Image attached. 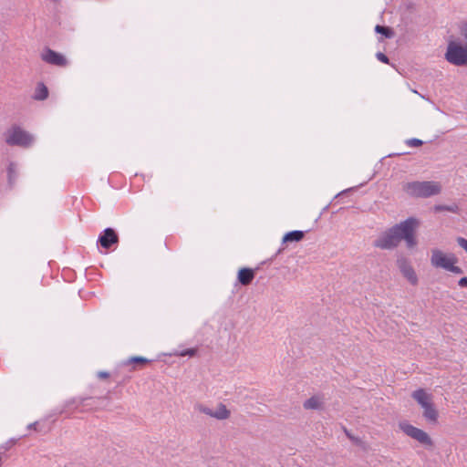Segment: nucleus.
<instances>
[{
    "instance_id": "nucleus-9",
    "label": "nucleus",
    "mask_w": 467,
    "mask_h": 467,
    "mask_svg": "<svg viewBox=\"0 0 467 467\" xmlns=\"http://www.w3.org/2000/svg\"><path fill=\"white\" fill-rule=\"evenodd\" d=\"M150 362V359L143 357H131L119 364V366L113 371V376L118 379L120 376L119 374L121 370L129 368V372H133L143 368Z\"/></svg>"
},
{
    "instance_id": "nucleus-28",
    "label": "nucleus",
    "mask_w": 467,
    "mask_h": 467,
    "mask_svg": "<svg viewBox=\"0 0 467 467\" xmlns=\"http://www.w3.org/2000/svg\"><path fill=\"white\" fill-rule=\"evenodd\" d=\"M110 373L107 372V371H99L97 373V377L98 379H108L109 377H110Z\"/></svg>"
},
{
    "instance_id": "nucleus-18",
    "label": "nucleus",
    "mask_w": 467,
    "mask_h": 467,
    "mask_svg": "<svg viewBox=\"0 0 467 467\" xmlns=\"http://www.w3.org/2000/svg\"><path fill=\"white\" fill-rule=\"evenodd\" d=\"M433 210L435 213L450 212L453 213H459L460 212V208L456 203H452L451 205L437 204L434 205Z\"/></svg>"
},
{
    "instance_id": "nucleus-11",
    "label": "nucleus",
    "mask_w": 467,
    "mask_h": 467,
    "mask_svg": "<svg viewBox=\"0 0 467 467\" xmlns=\"http://www.w3.org/2000/svg\"><path fill=\"white\" fill-rule=\"evenodd\" d=\"M41 58L47 64L57 67H67L68 62L67 58L60 53H57L50 48H47L41 54Z\"/></svg>"
},
{
    "instance_id": "nucleus-19",
    "label": "nucleus",
    "mask_w": 467,
    "mask_h": 467,
    "mask_svg": "<svg viewBox=\"0 0 467 467\" xmlns=\"http://www.w3.org/2000/svg\"><path fill=\"white\" fill-rule=\"evenodd\" d=\"M7 178L10 186H13L17 178L16 166L14 162H10L7 168Z\"/></svg>"
},
{
    "instance_id": "nucleus-24",
    "label": "nucleus",
    "mask_w": 467,
    "mask_h": 467,
    "mask_svg": "<svg viewBox=\"0 0 467 467\" xmlns=\"http://www.w3.org/2000/svg\"><path fill=\"white\" fill-rule=\"evenodd\" d=\"M406 144L410 147H420L423 144L422 140L419 139H409L406 140Z\"/></svg>"
},
{
    "instance_id": "nucleus-30",
    "label": "nucleus",
    "mask_w": 467,
    "mask_h": 467,
    "mask_svg": "<svg viewBox=\"0 0 467 467\" xmlns=\"http://www.w3.org/2000/svg\"><path fill=\"white\" fill-rule=\"evenodd\" d=\"M36 426H37V422H34V423L29 424L28 428L34 429L35 431H36Z\"/></svg>"
},
{
    "instance_id": "nucleus-15",
    "label": "nucleus",
    "mask_w": 467,
    "mask_h": 467,
    "mask_svg": "<svg viewBox=\"0 0 467 467\" xmlns=\"http://www.w3.org/2000/svg\"><path fill=\"white\" fill-rule=\"evenodd\" d=\"M47 97H48L47 87L43 82L37 83L36 87L35 88L33 99L35 100L42 101V100H45L46 99H47Z\"/></svg>"
},
{
    "instance_id": "nucleus-10",
    "label": "nucleus",
    "mask_w": 467,
    "mask_h": 467,
    "mask_svg": "<svg viewBox=\"0 0 467 467\" xmlns=\"http://www.w3.org/2000/svg\"><path fill=\"white\" fill-rule=\"evenodd\" d=\"M397 265L402 275L412 285L418 284V276L411 264L407 258L401 257L397 260Z\"/></svg>"
},
{
    "instance_id": "nucleus-23",
    "label": "nucleus",
    "mask_w": 467,
    "mask_h": 467,
    "mask_svg": "<svg viewBox=\"0 0 467 467\" xmlns=\"http://www.w3.org/2000/svg\"><path fill=\"white\" fill-rule=\"evenodd\" d=\"M91 400V398H79L78 400H73L72 404H76L75 408L78 409L80 407H84L87 405V401Z\"/></svg>"
},
{
    "instance_id": "nucleus-20",
    "label": "nucleus",
    "mask_w": 467,
    "mask_h": 467,
    "mask_svg": "<svg viewBox=\"0 0 467 467\" xmlns=\"http://www.w3.org/2000/svg\"><path fill=\"white\" fill-rule=\"evenodd\" d=\"M131 373L132 372H129V368H125L121 370L119 378L116 379L113 375L112 377L114 380L117 381L118 385H124L131 379Z\"/></svg>"
},
{
    "instance_id": "nucleus-13",
    "label": "nucleus",
    "mask_w": 467,
    "mask_h": 467,
    "mask_svg": "<svg viewBox=\"0 0 467 467\" xmlns=\"http://www.w3.org/2000/svg\"><path fill=\"white\" fill-rule=\"evenodd\" d=\"M255 275L254 270L252 268H241L237 275L238 282L243 285H249Z\"/></svg>"
},
{
    "instance_id": "nucleus-27",
    "label": "nucleus",
    "mask_w": 467,
    "mask_h": 467,
    "mask_svg": "<svg viewBox=\"0 0 467 467\" xmlns=\"http://www.w3.org/2000/svg\"><path fill=\"white\" fill-rule=\"evenodd\" d=\"M458 244L467 252V239L463 237L457 238Z\"/></svg>"
},
{
    "instance_id": "nucleus-17",
    "label": "nucleus",
    "mask_w": 467,
    "mask_h": 467,
    "mask_svg": "<svg viewBox=\"0 0 467 467\" xmlns=\"http://www.w3.org/2000/svg\"><path fill=\"white\" fill-rule=\"evenodd\" d=\"M304 232L302 231H292L285 234L283 237V242H299L304 238Z\"/></svg>"
},
{
    "instance_id": "nucleus-16",
    "label": "nucleus",
    "mask_w": 467,
    "mask_h": 467,
    "mask_svg": "<svg viewBox=\"0 0 467 467\" xmlns=\"http://www.w3.org/2000/svg\"><path fill=\"white\" fill-rule=\"evenodd\" d=\"M231 415L230 410L223 403H219L216 410H213V418L216 420H227Z\"/></svg>"
},
{
    "instance_id": "nucleus-25",
    "label": "nucleus",
    "mask_w": 467,
    "mask_h": 467,
    "mask_svg": "<svg viewBox=\"0 0 467 467\" xmlns=\"http://www.w3.org/2000/svg\"><path fill=\"white\" fill-rule=\"evenodd\" d=\"M197 352V349L196 348H188V349H185L183 351H182L179 356L181 357H185V356H190V357H193Z\"/></svg>"
},
{
    "instance_id": "nucleus-21",
    "label": "nucleus",
    "mask_w": 467,
    "mask_h": 467,
    "mask_svg": "<svg viewBox=\"0 0 467 467\" xmlns=\"http://www.w3.org/2000/svg\"><path fill=\"white\" fill-rule=\"evenodd\" d=\"M375 31L379 34L383 35L387 38H391L394 36V32L391 28L380 25H377Z\"/></svg>"
},
{
    "instance_id": "nucleus-12",
    "label": "nucleus",
    "mask_w": 467,
    "mask_h": 467,
    "mask_svg": "<svg viewBox=\"0 0 467 467\" xmlns=\"http://www.w3.org/2000/svg\"><path fill=\"white\" fill-rule=\"evenodd\" d=\"M101 247L109 249L119 243V235L112 228H106L99 236L98 240Z\"/></svg>"
},
{
    "instance_id": "nucleus-14",
    "label": "nucleus",
    "mask_w": 467,
    "mask_h": 467,
    "mask_svg": "<svg viewBox=\"0 0 467 467\" xmlns=\"http://www.w3.org/2000/svg\"><path fill=\"white\" fill-rule=\"evenodd\" d=\"M324 406V398L320 395H315L306 400L303 403L305 410H320Z\"/></svg>"
},
{
    "instance_id": "nucleus-22",
    "label": "nucleus",
    "mask_w": 467,
    "mask_h": 467,
    "mask_svg": "<svg viewBox=\"0 0 467 467\" xmlns=\"http://www.w3.org/2000/svg\"><path fill=\"white\" fill-rule=\"evenodd\" d=\"M194 410L199 411L200 413H203L205 415H208L212 418H213V410L210 409L209 407L205 406L204 404L198 403L194 406Z\"/></svg>"
},
{
    "instance_id": "nucleus-3",
    "label": "nucleus",
    "mask_w": 467,
    "mask_h": 467,
    "mask_svg": "<svg viewBox=\"0 0 467 467\" xmlns=\"http://www.w3.org/2000/svg\"><path fill=\"white\" fill-rule=\"evenodd\" d=\"M411 397L423 409L424 419L431 424L437 423L439 413L432 402L431 394L428 393L423 389H419L412 392Z\"/></svg>"
},
{
    "instance_id": "nucleus-7",
    "label": "nucleus",
    "mask_w": 467,
    "mask_h": 467,
    "mask_svg": "<svg viewBox=\"0 0 467 467\" xmlns=\"http://www.w3.org/2000/svg\"><path fill=\"white\" fill-rule=\"evenodd\" d=\"M399 428L409 437L417 441L421 445H423L428 450H432L434 447V442L431 436L423 430L419 429L408 421H400L399 423Z\"/></svg>"
},
{
    "instance_id": "nucleus-2",
    "label": "nucleus",
    "mask_w": 467,
    "mask_h": 467,
    "mask_svg": "<svg viewBox=\"0 0 467 467\" xmlns=\"http://www.w3.org/2000/svg\"><path fill=\"white\" fill-rule=\"evenodd\" d=\"M402 190L410 197L430 198L441 192V184L434 181H416L404 183Z\"/></svg>"
},
{
    "instance_id": "nucleus-26",
    "label": "nucleus",
    "mask_w": 467,
    "mask_h": 467,
    "mask_svg": "<svg viewBox=\"0 0 467 467\" xmlns=\"http://www.w3.org/2000/svg\"><path fill=\"white\" fill-rule=\"evenodd\" d=\"M376 57L382 63L389 64V57L381 52H378Z\"/></svg>"
},
{
    "instance_id": "nucleus-29",
    "label": "nucleus",
    "mask_w": 467,
    "mask_h": 467,
    "mask_svg": "<svg viewBox=\"0 0 467 467\" xmlns=\"http://www.w3.org/2000/svg\"><path fill=\"white\" fill-rule=\"evenodd\" d=\"M458 285H459L461 287H466V286H467V277H462V278L458 281Z\"/></svg>"
},
{
    "instance_id": "nucleus-8",
    "label": "nucleus",
    "mask_w": 467,
    "mask_h": 467,
    "mask_svg": "<svg viewBox=\"0 0 467 467\" xmlns=\"http://www.w3.org/2000/svg\"><path fill=\"white\" fill-rule=\"evenodd\" d=\"M419 225V221L413 217L401 222L400 229V241L403 239L409 248H413L417 244L414 236L416 227Z\"/></svg>"
},
{
    "instance_id": "nucleus-4",
    "label": "nucleus",
    "mask_w": 467,
    "mask_h": 467,
    "mask_svg": "<svg viewBox=\"0 0 467 467\" xmlns=\"http://www.w3.org/2000/svg\"><path fill=\"white\" fill-rule=\"evenodd\" d=\"M5 140L10 146L29 148L35 141L34 136L18 125H12L5 133Z\"/></svg>"
},
{
    "instance_id": "nucleus-1",
    "label": "nucleus",
    "mask_w": 467,
    "mask_h": 467,
    "mask_svg": "<svg viewBox=\"0 0 467 467\" xmlns=\"http://www.w3.org/2000/svg\"><path fill=\"white\" fill-rule=\"evenodd\" d=\"M459 29L463 41L449 42L445 59L451 65L467 67V21L462 22Z\"/></svg>"
},
{
    "instance_id": "nucleus-6",
    "label": "nucleus",
    "mask_w": 467,
    "mask_h": 467,
    "mask_svg": "<svg viewBox=\"0 0 467 467\" xmlns=\"http://www.w3.org/2000/svg\"><path fill=\"white\" fill-rule=\"evenodd\" d=\"M401 223L382 233L375 241L374 246L380 249H393L400 243Z\"/></svg>"
},
{
    "instance_id": "nucleus-5",
    "label": "nucleus",
    "mask_w": 467,
    "mask_h": 467,
    "mask_svg": "<svg viewBox=\"0 0 467 467\" xmlns=\"http://www.w3.org/2000/svg\"><path fill=\"white\" fill-rule=\"evenodd\" d=\"M457 257L453 254H444L442 251L434 249L431 252V263L436 268H442L453 274L461 275L462 269L456 266Z\"/></svg>"
}]
</instances>
